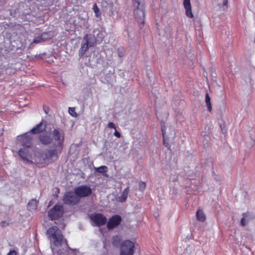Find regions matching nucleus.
Instances as JSON below:
<instances>
[{
  "label": "nucleus",
  "instance_id": "obj_1",
  "mask_svg": "<svg viewBox=\"0 0 255 255\" xmlns=\"http://www.w3.org/2000/svg\"><path fill=\"white\" fill-rule=\"evenodd\" d=\"M52 136V140L56 141L57 143H53L51 148L45 151L43 157L44 160L49 162H52L54 158H58V154L61 153L63 150L65 140L64 131L58 128L53 130Z\"/></svg>",
  "mask_w": 255,
  "mask_h": 255
},
{
  "label": "nucleus",
  "instance_id": "obj_2",
  "mask_svg": "<svg viewBox=\"0 0 255 255\" xmlns=\"http://www.w3.org/2000/svg\"><path fill=\"white\" fill-rule=\"evenodd\" d=\"M46 234L53 246L59 247L65 243L68 246L67 240L64 239L62 232L56 226H52L48 228Z\"/></svg>",
  "mask_w": 255,
  "mask_h": 255
},
{
  "label": "nucleus",
  "instance_id": "obj_3",
  "mask_svg": "<svg viewBox=\"0 0 255 255\" xmlns=\"http://www.w3.org/2000/svg\"><path fill=\"white\" fill-rule=\"evenodd\" d=\"M64 213L62 205L56 204L48 212V216L51 220H57L61 218Z\"/></svg>",
  "mask_w": 255,
  "mask_h": 255
},
{
  "label": "nucleus",
  "instance_id": "obj_4",
  "mask_svg": "<svg viewBox=\"0 0 255 255\" xmlns=\"http://www.w3.org/2000/svg\"><path fill=\"white\" fill-rule=\"evenodd\" d=\"M134 244L130 240L124 241L121 246V255H133L134 254Z\"/></svg>",
  "mask_w": 255,
  "mask_h": 255
},
{
  "label": "nucleus",
  "instance_id": "obj_5",
  "mask_svg": "<svg viewBox=\"0 0 255 255\" xmlns=\"http://www.w3.org/2000/svg\"><path fill=\"white\" fill-rule=\"evenodd\" d=\"M135 8L134 9V17L139 25L141 27L143 25L145 19L144 5H140L139 6H134Z\"/></svg>",
  "mask_w": 255,
  "mask_h": 255
},
{
  "label": "nucleus",
  "instance_id": "obj_6",
  "mask_svg": "<svg viewBox=\"0 0 255 255\" xmlns=\"http://www.w3.org/2000/svg\"><path fill=\"white\" fill-rule=\"evenodd\" d=\"M74 192L80 198L90 196L92 193V190L91 187L88 185H81L74 189Z\"/></svg>",
  "mask_w": 255,
  "mask_h": 255
},
{
  "label": "nucleus",
  "instance_id": "obj_7",
  "mask_svg": "<svg viewBox=\"0 0 255 255\" xmlns=\"http://www.w3.org/2000/svg\"><path fill=\"white\" fill-rule=\"evenodd\" d=\"M63 203L68 205H75L80 202V198L72 191L67 192L63 196Z\"/></svg>",
  "mask_w": 255,
  "mask_h": 255
},
{
  "label": "nucleus",
  "instance_id": "obj_8",
  "mask_svg": "<svg viewBox=\"0 0 255 255\" xmlns=\"http://www.w3.org/2000/svg\"><path fill=\"white\" fill-rule=\"evenodd\" d=\"M90 218L95 223L96 226L98 227L105 225L107 222L106 217L101 213L92 214L90 216Z\"/></svg>",
  "mask_w": 255,
  "mask_h": 255
},
{
  "label": "nucleus",
  "instance_id": "obj_9",
  "mask_svg": "<svg viewBox=\"0 0 255 255\" xmlns=\"http://www.w3.org/2000/svg\"><path fill=\"white\" fill-rule=\"evenodd\" d=\"M122 218L120 215H113L109 219L107 224V227L108 230H112L119 226L122 222Z\"/></svg>",
  "mask_w": 255,
  "mask_h": 255
},
{
  "label": "nucleus",
  "instance_id": "obj_10",
  "mask_svg": "<svg viewBox=\"0 0 255 255\" xmlns=\"http://www.w3.org/2000/svg\"><path fill=\"white\" fill-rule=\"evenodd\" d=\"M20 140L22 148H32V138L31 136L27 135V133L22 135Z\"/></svg>",
  "mask_w": 255,
  "mask_h": 255
},
{
  "label": "nucleus",
  "instance_id": "obj_11",
  "mask_svg": "<svg viewBox=\"0 0 255 255\" xmlns=\"http://www.w3.org/2000/svg\"><path fill=\"white\" fill-rule=\"evenodd\" d=\"M32 151V148H21L18 151V155L23 160H26L28 162L32 163V162L31 160H28V158L31 157Z\"/></svg>",
  "mask_w": 255,
  "mask_h": 255
},
{
  "label": "nucleus",
  "instance_id": "obj_12",
  "mask_svg": "<svg viewBox=\"0 0 255 255\" xmlns=\"http://www.w3.org/2000/svg\"><path fill=\"white\" fill-rule=\"evenodd\" d=\"M46 126H43V121L35 125L29 131L33 134H39L42 132L45 129Z\"/></svg>",
  "mask_w": 255,
  "mask_h": 255
},
{
  "label": "nucleus",
  "instance_id": "obj_13",
  "mask_svg": "<svg viewBox=\"0 0 255 255\" xmlns=\"http://www.w3.org/2000/svg\"><path fill=\"white\" fill-rule=\"evenodd\" d=\"M183 5L185 9L186 15L189 18L193 17V13L192 12V10H191V3H190V0H184Z\"/></svg>",
  "mask_w": 255,
  "mask_h": 255
},
{
  "label": "nucleus",
  "instance_id": "obj_14",
  "mask_svg": "<svg viewBox=\"0 0 255 255\" xmlns=\"http://www.w3.org/2000/svg\"><path fill=\"white\" fill-rule=\"evenodd\" d=\"M39 140L40 142L45 145H47L52 143V139L50 135L47 134H42L39 137Z\"/></svg>",
  "mask_w": 255,
  "mask_h": 255
},
{
  "label": "nucleus",
  "instance_id": "obj_15",
  "mask_svg": "<svg viewBox=\"0 0 255 255\" xmlns=\"http://www.w3.org/2000/svg\"><path fill=\"white\" fill-rule=\"evenodd\" d=\"M83 40L85 41L84 42H83L81 44V47L80 48V53L81 55H83L85 54L86 51L88 49L89 47V39H88V35L86 34L84 36Z\"/></svg>",
  "mask_w": 255,
  "mask_h": 255
},
{
  "label": "nucleus",
  "instance_id": "obj_16",
  "mask_svg": "<svg viewBox=\"0 0 255 255\" xmlns=\"http://www.w3.org/2000/svg\"><path fill=\"white\" fill-rule=\"evenodd\" d=\"M161 131L163 138V144L168 149H170V145L168 142V138L166 135V127L165 126H161Z\"/></svg>",
  "mask_w": 255,
  "mask_h": 255
},
{
  "label": "nucleus",
  "instance_id": "obj_17",
  "mask_svg": "<svg viewBox=\"0 0 255 255\" xmlns=\"http://www.w3.org/2000/svg\"><path fill=\"white\" fill-rule=\"evenodd\" d=\"M196 218L198 221L204 222L206 220V216L204 214L203 211L201 209H198L196 212Z\"/></svg>",
  "mask_w": 255,
  "mask_h": 255
},
{
  "label": "nucleus",
  "instance_id": "obj_18",
  "mask_svg": "<svg viewBox=\"0 0 255 255\" xmlns=\"http://www.w3.org/2000/svg\"><path fill=\"white\" fill-rule=\"evenodd\" d=\"M37 201L35 199L30 200L27 206V208L29 211L35 210L37 209Z\"/></svg>",
  "mask_w": 255,
  "mask_h": 255
},
{
  "label": "nucleus",
  "instance_id": "obj_19",
  "mask_svg": "<svg viewBox=\"0 0 255 255\" xmlns=\"http://www.w3.org/2000/svg\"><path fill=\"white\" fill-rule=\"evenodd\" d=\"M128 192H129V187H128L123 190L121 196L119 197V201L121 202H125L127 199Z\"/></svg>",
  "mask_w": 255,
  "mask_h": 255
},
{
  "label": "nucleus",
  "instance_id": "obj_20",
  "mask_svg": "<svg viewBox=\"0 0 255 255\" xmlns=\"http://www.w3.org/2000/svg\"><path fill=\"white\" fill-rule=\"evenodd\" d=\"M205 102H206L207 108H208V111L209 112H211L212 110V108L210 98L208 93H207L205 96Z\"/></svg>",
  "mask_w": 255,
  "mask_h": 255
},
{
  "label": "nucleus",
  "instance_id": "obj_21",
  "mask_svg": "<svg viewBox=\"0 0 255 255\" xmlns=\"http://www.w3.org/2000/svg\"><path fill=\"white\" fill-rule=\"evenodd\" d=\"M47 34L46 33H42L40 36L36 37L33 41V43H40L43 41H44V36Z\"/></svg>",
  "mask_w": 255,
  "mask_h": 255
},
{
  "label": "nucleus",
  "instance_id": "obj_22",
  "mask_svg": "<svg viewBox=\"0 0 255 255\" xmlns=\"http://www.w3.org/2000/svg\"><path fill=\"white\" fill-rule=\"evenodd\" d=\"M93 9L95 14V16L97 17H99L101 15V13L100 12L99 8L96 3H94L93 5Z\"/></svg>",
  "mask_w": 255,
  "mask_h": 255
},
{
  "label": "nucleus",
  "instance_id": "obj_23",
  "mask_svg": "<svg viewBox=\"0 0 255 255\" xmlns=\"http://www.w3.org/2000/svg\"><path fill=\"white\" fill-rule=\"evenodd\" d=\"M242 215L243 217L242 218L241 220V225L243 227H244L247 224V222L246 221V218L248 217L249 215L248 213H243Z\"/></svg>",
  "mask_w": 255,
  "mask_h": 255
},
{
  "label": "nucleus",
  "instance_id": "obj_24",
  "mask_svg": "<svg viewBox=\"0 0 255 255\" xmlns=\"http://www.w3.org/2000/svg\"><path fill=\"white\" fill-rule=\"evenodd\" d=\"M96 171L100 173L106 172L107 171V167L105 165L100 166L96 168Z\"/></svg>",
  "mask_w": 255,
  "mask_h": 255
},
{
  "label": "nucleus",
  "instance_id": "obj_25",
  "mask_svg": "<svg viewBox=\"0 0 255 255\" xmlns=\"http://www.w3.org/2000/svg\"><path fill=\"white\" fill-rule=\"evenodd\" d=\"M118 55L120 57H124L125 53V50L124 47H120L117 49Z\"/></svg>",
  "mask_w": 255,
  "mask_h": 255
},
{
  "label": "nucleus",
  "instance_id": "obj_26",
  "mask_svg": "<svg viewBox=\"0 0 255 255\" xmlns=\"http://www.w3.org/2000/svg\"><path fill=\"white\" fill-rule=\"evenodd\" d=\"M69 113L74 117H76L77 116V114L75 112V108L74 107H69Z\"/></svg>",
  "mask_w": 255,
  "mask_h": 255
},
{
  "label": "nucleus",
  "instance_id": "obj_27",
  "mask_svg": "<svg viewBox=\"0 0 255 255\" xmlns=\"http://www.w3.org/2000/svg\"><path fill=\"white\" fill-rule=\"evenodd\" d=\"M132 3L134 6L144 5V0H133Z\"/></svg>",
  "mask_w": 255,
  "mask_h": 255
},
{
  "label": "nucleus",
  "instance_id": "obj_28",
  "mask_svg": "<svg viewBox=\"0 0 255 255\" xmlns=\"http://www.w3.org/2000/svg\"><path fill=\"white\" fill-rule=\"evenodd\" d=\"M146 188V184L144 182H140L139 183V190L141 191L144 190Z\"/></svg>",
  "mask_w": 255,
  "mask_h": 255
},
{
  "label": "nucleus",
  "instance_id": "obj_29",
  "mask_svg": "<svg viewBox=\"0 0 255 255\" xmlns=\"http://www.w3.org/2000/svg\"><path fill=\"white\" fill-rule=\"evenodd\" d=\"M108 127L109 128H114L115 129H116V127L115 125L113 123H112V122H110L108 124Z\"/></svg>",
  "mask_w": 255,
  "mask_h": 255
},
{
  "label": "nucleus",
  "instance_id": "obj_30",
  "mask_svg": "<svg viewBox=\"0 0 255 255\" xmlns=\"http://www.w3.org/2000/svg\"><path fill=\"white\" fill-rule=\"evenodd\" d=\"M7 255H17V253L14 250L10 251Z\"/></svg>",
  "mask_w": 255,
  "mask_h": 255
},
{
  "label": "nucleus",
  "instance_id": "obj_31",
  "mask_svg": "<svg viewBox=\"0 0 255 255\" xmlns=\"http://www.w3.org/2000/svg\"><path fill=\"white\" fill-rule=\"evenodd\" d=\"M0 226L4 227L8 225V223L6 221H2L0 223Z\"/></svg>",
  "mask_w": 255,
  "mask_h": 255
},
{
  "label": "nucleus",
  "instance_id": "obj_32",
  "mask_svg": "<svg viewBox=\"0 0 255 255\" xmlns=\"http://www.w3.org/2000/svg\"><path fill=\"white\" fill-rule=\"evenodd\" d=\"M114 135L115 136H116V137H117L118 138H120L121 136V133L118 131H117L116 130V129H115V132L114 133Z\"/></svg>",
  "mask_w": 255,
  "mask_h": 255
},
{
  "label": "nucleus",
  "instance_id": "obj_33",
  "mask_svg": "<svg viewBox=\"0 0 255 255\" xmlns=\"http://www.w3.org/2000/svg\"><path fill=\"white\" fill-rule=\"evenodd\" d=\"M228 0H223V5L228 7Z\"/></svg>",
  "mask_w": 255,
  "mask_h": 255
},
{
  "label": "nucleus",
  "instance_id": "obj_34",
  "mask_svg": "<svg viewBox=\"0 0 255 255\" xmlns=\"http://www.w3.org/2000/svg\"><path fill=\"white\" fill-rule=\"evenodd\" d=\"M43 110L45 112V113L46 114H48V112H49V109L48 108H47V109H46L44 107H43Z\"/></svg>",
  "mask_w": 255,
  "mask_h": 255
}]
</instances>
